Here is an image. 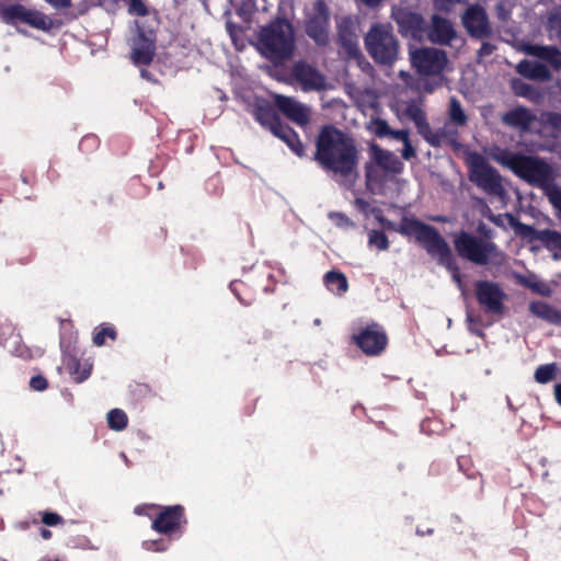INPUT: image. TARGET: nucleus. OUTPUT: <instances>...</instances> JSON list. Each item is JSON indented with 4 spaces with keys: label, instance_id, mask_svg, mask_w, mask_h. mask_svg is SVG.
<instances>
[{
    "label": "nucleus",
    "instance_id": "f257e3e1",
    "mask_svg": "<svg viewBox=\"0 0 561 561\" xmlns=\"http://www.w3.org/2000/svg\"><path fill=\"white\" fill-rule=\"evenodd\" d=\"M314 146L312 159L321 170L334 180H356L359 151L352 136L333 125H324L316 136Z\"/></svg>",
    "mask_w": 561,
    "mask_h": 561
},
{
    "label": "nucleus",
    "instance_id": "f03ea898",
    "mask_svg": "<svg viewBox=\"0 0 561 561\" xmlns=\"http://www.w3.org/2000/svg\"><path fill=\"white\" fill-rule=\"evenodd\" d=\"M387 230L396 231L407 238H414L415 241L436 259L438 264L451 273L453 279L460 286L462 284L459 266L453 255L451 249L439 231L428 224L415 217L403 216L399 224H394L383 217L378 218Z\"/></svg>",
    "mask_w": 561,
    "mask_h": 561
},
{
    "label": "nucleus",
    "instance_id": "7ed1b4c3",
    "mask_svg": "<svg viewBox=\"0 0 561 561\" xmlns=\"http://www.w3.org/2000/svg\"><path fill=\"white\" fill-rule=\"evenodd\" d=\"M260 54L275 66L293 58L296 37L293 23L285 16H276L262 26L257 34Z\"/></svg>",
    "mask_w": 561,
    "mask_h": 561
},
{
    "label": "nucleus",
    "instance_id": "20e7f679",
    "mask_svg": "<svg viewBox=\"0 0 561 561\" xmlns=\"http://www.w3.org/2000/svg\"><path fill=\"white\" fill-rule=\"evenodd\" d=\"M482 236L460 230L453 236V244L459 257L479 266L501 265L504 253L491 240V230L483 224L479 226Z\"/></svg>",
    "mask_w": 561,
    "mask_h": 561
},
{
    "label": "nucleus",
    "instance_id": "39448f33",
    "mask_svg": "<svg viewBox=\"0 0 561 561\" xmlns=\"http://www.w3.org/2000/svg\"><path fill=\"white\" fill-rule=\"evenodd\" d=\"M503 165L531 186L545 194L556 183V172L550 163L537 156L511 152L503 157Z\"/></svg>",
    "mask_w": 561,
    "mask_h": 561
},
{
    "label": "nucleus",
    "instance_id": "423d86ee",
    "mask_svg": "<svg viewBox=\"0 0 561 561\" xmlns=\"http://www.w3.org/2000/svg\"><path fill=\"white\" fill-rule=\"evenodd\" d=\"M365 47L370 57L379 65H392L399 55V42L391 26L375 23L365 36Z\"/></svg>",
    "mask_w": 561,
    "mask_h": 561
},
{
    "label": "nucleus",
    "instance_id": "0eeeda50",
    "mask_svg": "<svg viewBox=\"0 0 561 561\" xmlns=\"http://www.w3.org/2000/svg\"><path fill=\"white\" fill-rule=\"evenodd\" d=\"M469 180L484 193L503 197L505 187L500 172L479 152H471L466 159Z\"/></svg>",
    "mask_w": 561,
    "mask_h": 561
},
{
    "label": "nucleus",
    "instance_id": "6e6552de",
    "mask_svg": "<svg viewBox=\"0 0 561 561\" xmlns=\"http://www.w3.org/2000/svg\"><path fill=\"white\" fill-rule=\"evenodd\" d=\"M410 61L420 76L442 77L448 64V57L442 49L420 47L410 49Z\"/></svg>",
    "mask_w": 561,
    "mask_h": 561
},
{
    "label": "nucleus",
    "instance_id": "1a4fd4ad",
    "mask_svg": "<svg viewBox=\"0 0 561 561\" xmlns=\"http://www.w3.org/2000/svg\"><path fill=\"white\" fill-rule=\"evenodd\" d=\"M1 19L4 23L15 25L24 23L33 28L49 32L56 26L53 19L35 9H27L23 4L14 3L1 9Z\"/></svg>",
    "mask_w": 561,
    "mask_h": 561
},
{
    "label": "nucleus",
    "instance_id": "9d476101",
    "mask_svg": "<svg viewBox=\"0 0 561 561\" xmlns=\"http://www.w3.org/2000/svg\"><path fill=\"white\" fill-rule=\"evenodd\" d=\"M158 508L159 513L152 520L151 528L167 536L168 539H172L174 536L181 537L187 525L184 506L176 504Z\"/></svg>",
    "mask_w": 561,
    "mask_h": 561
},
{
    "label": "nucleus",
    "instance_id": "9b49d317",
    "mask_svg": "<svg viewBox=\"0 0 561 561\" xmlns=\"http://www.w3.org/2000/svg\"><path fill=\"white\" fill-rule=\"evenodd\" d=\"M474 296L478 305L486 314L502 316L505 312L506 294L503 288L493 280H477L474 283Z\"/></svg>",
    "mask_w": 561,
    "mask_h": 561
},
{
    "label": "nucleus",
    "instance_id": "f8f14e48",
    "mask_svg": "<svg viewBox=\"0 0 561 561\" xmlns=\"http://www.w3.org/2000/svg\"><path fill=\"white\" fill-rule=\"evenodd\" d=\"M157 32L147 21L137 23V36L133 39L130 59L136 66H148L156 55Z\"/></svg>",
    "mask_w": 561,
    "mask_h": 561
},
{
    "label": "nucleus",
    "instance_id": "ddd939ff",
    "mask_svg": "<svg viewBox=\"0 0 561 561\" xmlns=\"http://www.w3.org/2000/svg\"><path fill=\"white\" fill-rule=\"evenodd\" d=\"M330 11L323 0L312 5V11L305 21V32L318 46L329 44Z\"/></svg>",
    "mask_w": 561,
    "mask_h": 561
},
{
    "label": "nucleus",
    "instance_id": "4468645a",
    "mask_svg": "<svg viewBox=\"0 0 561 561\" xmlns=\"http://www.w3.org/2000/svg\"><path fill=\"white\" fill-rule=\"evenodd\" d=\"M353 340L356 346L368 356L380 355L388 344L387 333L377 323L360 329L357 334L353 335Z\"/></svg>",
    "mask_w": 561,
    "mask_h": 561
},
{
    "label": "nucleus",
    "instance_id": "2eb2a0df",
    "mask_svg": "<svg viewBox=\"0 0 561 561\" xmlns=\"http://www.w3.org/2000/svg\"><path fill=\"white\" fill-rule=\"evenodd\" d=\"M463 27L470 37L476 39L489 38L493 28L485 9L480 4H470L461 16Z\"/></svg>",
    "mask_w": 561,
    "mask_h": 561
},
{
    "label": "nucleus",
    "instance_id": "dca6fc26",
    "mask_svg": "<svg viewBox=\"0 0 561 561\" xmlns=\"http://www.w3.org/2000/svg\"><path fill=\"white\" fill-rule=\"evenodd\" d=\"M510 224L515 228L516 232L530 240H537L548 251H561V232L552 229L537 230L530 225L523 224L515 219L512 215L508 216Z\"/></svg>",
    "mask_w": 561,
    "mask_h": 561
},
{
    "label": "nucleus",
    "instance_id": "f3484780",
    "mask_svg": "<svg viewBox=\"0 0 561 561\" xmlns=\"http://www.w3.org/2000/svg\"><path fill=\"white\" fill-rule=\"evenodd\" d=\"M392 18L398 24L399 32L404 37L421 39L425 32L423 16L408 8H398L392 11Z\"/></svg>",
    "mask_w": 561,
    "mask_h": 561
},
{
    "label": "nucleus",
    "instance_id": "a211bd4d",
    "mask_svg": "<svg viewBox=\"0 0 561 561\" xmlns=\"http://www.w3.org/2000/svg\"><path fill=\"white\" fill-rule=\"evenodd\" d=\"M273 101L275 107L285 117L299 126H306L310 122V110L305 104L298 102L295 98L283 94H274Z\"/></svg>",
    "mask_w": 561,
    "mask_h": 561
},
{
    "label": "nucleus",
    "instance_id": "6ab92c4d",
    "mask_svg": "<svg viewBox=\"0 0 561 561\" xmlns=\"http://www.w3.org/2000/svg\"><path fill=\"white\" fill-rule=\"evenodd\" d=\"M291 76L300 83L302 91H321L325 89L324 76L306 61H297L293 66Z\"/></svg>",
    "mask_w": 561,
    "mask_h": 561
},
{
    "label": "nucleus",
    "instance_id": "aec40b11",
    "mask_svg": "<svg viewBox=\"0 0 561 561\" xmlns=\"http://www.w3.org/2000/svg\"><path fill=\"white\" fill-rule=\"evenodd\" d=\"M251 114L254 119L265 129L273 133L283 124L278 110L266 99H256L252 105Z\"/></svg>",
    "mask_w": 561,
    "mask_h": 561
},
{
    "label": "nucleus",
    "instance_id": "412c9836",
    "mask_svg": "<svg viewBox=\"0 0 561 561\" xmlns=\"http://www.w3.org/2000/svg\"><path fill=\"white\" fill-rule=\"evenodd\" d=\"M423 138L427 144L435 148L446 145L451 147L454 150H459L461 147L458 130L447 124L437 130H433L430 127L428 131L423 135Z\"/></svg>",
    "mask_w": 561,
    "mask_h": 561
},
{
    "label": "nucleus",
    "instance_id": "4be33fe9",
    "mask_svg": "<svg viewBox=\"0 0 561 561\" xmlns=\"http://www.w3.org/2000/svg\"><path fill=\"white\" fill-rule=\"evenodd\" d=\"M457 33L449 20L446 18L434 15L432 20V28L428 32L431 42L439 45H449Z\"/></svg>",
    "mask_w": 561,
    "mask_h": 561
},
{
    "label": "nucleus",
    "instance_id": "5701e85b",
    "mask_svg": "<svg viewBox=\"0 0 561 561\" xmlns=\"http://www.w3.org/2000/svg\"><path fill=\"white\" fill-rule=\"evenodd\" d=\"M534 113L524 106H516L502 115V123L508 127L527 131L535 122Z\"/></svg>",
    "mask_w": 561,
    "mask_h": 561
},
{
    "label": "nucleus",
    "instance_id": "b1692460",
    "mask_svg": "<svg viewBox=\"0 0 561 561\" xmlns=\"http://www.w3.org/2000/svg\"><path fill=\"white\" fill-rule=\"evenodd\" d=\"M516 71L524 78L541 82L551 79V71L548 66L539 61L523 59L516 66Z\"/></svg>",
    "mask_w": 561,
    "mask_h": 561
},
{
    "label": "nucleus",
    "instance_id": "393cba45",
    "mask_svg": "<svg viewBox=\"0 0 561 561\" xmlns=\"http://www.w3.org/2000/svg\"><path fill=\"white\" fill-rule=\"evenodd\" d=\"M64 365L75 382L80 383L87 380L92 371V364L82 360L76 355L68 354L64 358Z\"/></svg>",
    "mask_w": 561,
    "mask_h": 561
},
{
    "label": "nucleus",
    "instance_id": "a878e982",
    "mask_svg": "<svg viewBox=\"0 0 561 561\" xmlns=\"http://www.w3.org/2000/svg\"><path fill=\"white\" fill-rule=\"evenodd\" d=\"M272 134L283 140L296 156L299 158L306 157V149L298 133L289 125L283 123Z\"/></svg>",
    "mask_w": 561,
    "mask_h": 561
},
{
    "label": "nucleus",
    "instance_id": "bb28decb",
    "mask_svg": "<svg viewBox=\"0 0 561 561\" xmlns=\"http://www.w3.org/2000/svg\"><path fill=\"white\" fill-rule=\"evenodd\" d=\"M371 151L374 153V159L376 163L386 171H389L393 174L401 173L403 170V163L400 159L390 151L381 149L377 145L371 146Z\"/></svg>",
    "mask_w": 561,
    "mask_h": 561
},
{
    "label": "nucleus",
    "instance_id": "cd10ccee",
    "mask_svg": "<svg viewBox=\"0 0 561 561\" xmlns=\"http://www.w3.org/2000/svg\"><path fill=\"white\" fill-rule=\"evenodd\" d=\"M529 311L548 323L561 327V310L546 301H531L529 304Z\"/></svg>",
    "mask_w": 561,
    "mask_h": 561
},
{
    "label": "nucleus",
    "instance_id": "c85d7f7f",
    "mask_svg": "<svg viewBox=\"0 0 561 561\" xmlns=\"http://www.w3.org/2000/svg\"><path fill=\"white\" fill-rule=\"evenodd\" d=\"M323 282L330 291L337 295H342L348 289L347 278L340 271H329L324 274Z\"/></svg>",
    "mask_w": 561,
    "mask_h": 561
},
{
    "label": "nucleus",
    "instance_id": "c756f323",
    "mask_svg": "<svg viewBox=\"0 0 561 561\" xmlns=\"http://www.w3.org/2000/svg\"><path fill=\"white\" fill-rule=\"evenodd\" d=\"M447 115L449 123L456 127H463L468 124V115L456 96H451L449 100Z\"/></svg>",
    "mask_w": 561,
    "mask_h": 561
},
{
    "label": "nucleus",
    "instance_id": "7c9ffc66",
    "mask_svg": "<svg viewBox=\"0 0 561 561\" xmlns=\"http://www.w3.org/2000/svg\"><path fill=\"white\" fill-rule=\"evenodd\" d=\"M339 43L351 56L358 53V39L354 31L348 26L341 25L339 27Z\"/></svg>",
    "mask_w": 561,
    "mask_h": 561
},
{
    "label": "nucleus",
    "instance_id": "2f4dec72",
    "mask_svg": "<svg viewBox=\"0 0 561 561\" xmlns=\"http://www.w3.org/2000/svg\"><path fill=\"white\" fill-rule=\"evenodd\" d=\"M407 115L415 124L417 133L423 137L430 128L424 111L417 105H410L407 108Z\"/></svg>",
    "mask_w": 561,
    "mask_h": 561
},
{
    "label": "nucleus",
    "instance_id": "473e14b6",
    "mask_svg": "<svg viewBox=\"0 0 561 561\" xmlns=\"http://www.w3.org/2000/svg\"><path fill=\"white\" fill-rule=\"evenodd\" d=\"M518 284L530 289L531 291L539 294L543 297H549L552 294V290L548 284L541 280H534L531 277L518 275L517 277Z\"/></svg>",
    "mask_w": 561,
    "mask_h": 561
},
{
    "label": "nucleus",
    "instance_id": "72a5a7b5",
    "mask_svg": "<svg viewBox=\"0 0 561 561\" xmlns=\"http://www.w3.org/2000/svg\"><path fill=\"white\" fill-rule=\"evenodd\" d=\"M107 424L111 430H114L117 432L123 431L128 425V416L121 409H112L107 413Z\"/></svg>",
    "mask_w": 561,
    "mask_h": 561
},
{
    "label": "nucleus",
    "instance_id": "f704fd0d",
    "mask_svg": "<svg viewBox=\"0 0 561 561\" xmlns=\"http://www.w3.org/2000/svg\"><path fill=\"white\" fill-rule=\"evenodd\" d=\"M107 337L112 341H115L117 337V332L113 325L101 324L100 327L95 328L93 334V343L96 346H103Z\"/></svg>",
    "mask_w": 561,
    "mask_h": 561
},
{
    "label": "nucleus",
    "instance_id": "c9c22d12",
    "mask_svg": "<svg viewBox=\"0 0 561 561\" xmlns=\"http://www.w3.org/2000/svg\"><path fill=\"white\" fill-rule=\"evenodd\" d=\"M556 373H557L556 364H546V365H540L539 367H537L534 377L538 383H547V382L551 381L552 379H554Z\"/></svg>",
    "mask_w": 561,
    "mask_h": 561
},
{
    "label": "nucleus",
    "instance_id": "e433bc0d",
    "mask_svg": "<svg viewBox=\"0 0 561 561\" xmlns=\"http://www.w3.org/2000/svg\"><path fill=\"white\" fill-rule=\"evenodd\" d=\"M368 244L377 248L379 251H386L390 245L386 233L381 230L375 229L368 232Z\"/></svg>",
    "mask_w": 561,
    "mask_h": 561
},
{
    "label": "nucleus",
    "instance_id": "4c0bfd02",
    "mask_svg": "<svg viewBox=\"0 0 561 561\" xmlns=\"http://www.w3.org/2000/svg\"><path fill=\"white\" fill-rule=\"evenodd\" d=\"M547 30L551 36L561 37V9L550 12L547 21Z\"/></svg>",
    "mask_w": 561,
    "mask_h": 561
},
{
    "label": "nucleus",
    "instance_id": "58836bf2",
    "mask_svg": "<svg viewBox=\"0 0 561 561\" xmlns=\"http://www.w3.org/2000/svg\"><path fill=\"white\" fill-rule=\"evenodd\" d=\"M542 60L556 70L561 69V50L556 46H549Z\"/></svg>",
    "mask_w": 561,
    "mask_h": 561
},
{
    "label": "nucleus",
    "instance_id": "ea45409f",
    "mask_svg": "<svg viewBox=\"0 0 561 561\" xmlns=\"http://www.w3.org/2000/svg\"><path fill=\"white\" fill-rule=\"evenodd\" d=\"M169 540L167 539H156V540H144L141 542V547L147 551L152 552H164L169 549Z\"/></svg>",
    "mask_w": 561,
    "mask_h": 561
},
{
    "label": "nucleus",
    "instance_id": "a19ab883",
    "mask_svg": "<svg viewBox=\"0 0 561 561\" xmlns=\"http://www.w3.org/2000/svg\"><path fill=\"white\" fill-rule=\"evenodd\" d=\"M541 119L546 126L561 133V113L546 112L541 115Z\"/></svg>",
    "mask_w": 561,
    "mask_h": 561
},
{
    "label": "nucleus",
    "instance_id": "79ce46f5",
    "mask_svg": "<svg viewBox=\"0 0 561 561\" xmlns=\"http://www.w3.org/2000/svg\"><path fill=\"white\" fill-rule=\"evenodd\" d=\"M545 195L553 208L561 213V187L554 183Z\"/></svg>",
    "mask_w": 561,
    "mask_h": 561
},
{
    "label": "nucleus",
    "instance_id": "37998d69",
    "mask_svg": "<svg viewBox=\"0 0 561 561\" xmlns=\"http://www.w3.org/2000/svg\"><path fill=\"white\" fill-rule=\"evenodd\" d=\"M247 287L245 283L242 280H233L230 283V289L236 295L238 300L244 305L250 306L253 302L252 298H245L241 295V291Z\"/></svg>",
    "mask_w": 561,
    "mask_h": 561
},
{
    "label": "nucleus",
    "instance_id": "c03bdc74",
    "mask_svg": "<svg viewBox=\"0 0 561 561\" xmlns=\"http://www.w3.org/2000/svg\"><path fill=\"white\" fill-rule=\"evenodd\" d=\"M467 322L469 324V331L477 336H483V331L479 328L481 325L480 316H474L471 312H467Z\"/></svg>",
    "mask_w": 561,
    "mask_h": 561
},
{
    "label": "nucleus",
    "instance_id": "a18cd8bd",
    "mask_svg": "<svg viewBox=\"0 0 561 561\" xmlns=\"http://www.w3.org/2000/svg\"><path fill=\"white\" fill-rule=\"evenodd\" d=\"M512 88H513L515 94H517L519 96H528L530 94V92L533 91V88L530 84H528L519 79H514L512 81Z\"/></svg>",
    "mask_w": 561,
    "mask_h": 561
},
{
    "label": "nucleus",
    "instance_id": "49530a36",
    "mask_svg": "<svg viewBox=\"0 0 561 561\" xmlns=\"http://www.w3.org/2000/svg\"><path fill=\"white\" fill-rule=\"evenodd\" d=\"M549 46H542L537 44H528L525 46L524 50L527 55L537 57L542 60L545 57Z\"/></svg>",
    "mask_w": 561,
    "mask_h": 561
},
{
    "label": "nucleus",
    "instance_id": "de8ad7c7",
    "mask_svg": "<svg viewBox=\"0 0 561 561\" xmlns=\"http://www.w3.org/2000/svg\"><path fill=\"white\" fill-rule=\"evenodd\" d=\"M42 523L46 526H57L64 524V518L55 512H44L42 514Z\"/></svg>",
    "mask_w": 561,
    "mask_h": 561
},
{
    "label": "nucleus",
    "instance_id": "09e8293b",
    "mask_svg": "<svg viewBox=\"0 0 561 561\" xmlns=\"http://www.w3.org/2000/svg\"><path fill=\"white\" fill-rule=\"evenodd\" d=\"M28 385L33 391H44L48 388V380L43 375H36L30 379Z\"/></svg>",
    "mask_w": 561,
    "mask_h": 561
},
{
    "label": "nucleus",
    "instance_id": "8fccbe9b",
    "mask_svg": "<svg viewBox=\"0 0 561 561\" xmlns=\"http://www.w3.org/2000/svg\"><path fill=\"white\" fill-rule=\"evenodd\" d=\"M128 11L140 16H146L149 12L142 0H130Z\"/></svg>",
    "mask_w": 561,
    "mask_h": 561
},
{
    "label": "nucleus",
    "instance_id": "3c124183",
    "mask_svg": "<svg viewBox=\"0 0 561 561\" xmlns=\"http://www.w3.org/2000/svg\"><path fill=\"white\" fill-rule=\"evenodd\" d=\"M440 85V79L438 81H431L428 79H420L419 88L425 93H432L437 87Z\"/></svg>",
    "mask_w": 561,
    "mask_h": 561
},
{
    "label": "nucleus",
    "instance_id": "603ef678",
    "mask_svg": "<svg viewBox=\"0 0 561 561\" xmlns=\"http://www.w3.org/2000/svg\"><path fill=\"white\" fill-rule=\"evenodd\" d=\"M495 49H496L495 45H493L489 42H483L477 51L478 58L481 59V58L488 57V56L492 55Z\"/></svg>",
    "mask_w": 561,
    "mask_h": 561
},
{
    "label": "nucleus",
    "instance_id": "864d4df0",
    "mask_svg": "<svg viewBox=\"0 0 561 561\" xmlns=\"http://www.w3.org/2000/svg\"><path fill=\"white\" fill-rule=\"evenodd\" d=\"M392 128L388 125V123L383 119H379L376 123V135L378 137L389 136Z\"/></svg>",
    "mask_w": 561,
    "mask_h": 561
},
{
    "label": "nucleus",
    "instance_id": "5fc2aeb1",
    "mask_svg": "<svg viewBox=\"0 0 561 561\" xmlns=\"http://www.w3.org/2000/svg\"><path fill=\"white\" fill-rule=\"evenodd\" d=\"M389 137L404 144L410 139V131L408 129H392Z\"/></svg>",
    "mask_w": 561,
    "mask_h": 561
},
{
    "label": "nucleus",
    "instance_id": "6e6d98bb",
    "mask_svg": "<svg viewBox=\"0 0 561 561\" xmlns=\"http://www.w3.org/2000/svg\"><path fill=\"white\" fill-rule=\"evenodd\" d=\"M159 505L156 504H141L134 508V513L139 516H150V510H157Z\"/></svg>",
    "mask_w": 561,
    "mask_h": 561
},
{
    "label": "nucleus",
    "instance_id": "4d7b16f0",
    "mask_svg": "<svg viewBox=\"0 0 561 561\" xmlns=\"http://www.w3.org/2000/svg\"><path fill=\"white\" fill-rule=\"evenodd\" d=\"M401 156L404 160H410L416 156L414 147L411 145L410 139L403 144Z\"/></svg>",
    "mask_w": 561,
    "mask_h": 561
},
{
    "label": "nucleus",
    "instance_id": "13d9d810",
    "mask_svg": "<svg viewBox=\"0 0 561 561\" xmlns=\"http://www.w3.org/2000/svg\"><path fill=\"white\" fill-rule=\"evenodd\" d=\"M99 144V139L98 137L91 135V136H85L81 142H80V147L81 148H84V147H96Z\"/></svg>",
    "mask_w": 561,
    "mask_h": 561
},
{
    "label": "nucleus",
    "instance_id": "bf43d9fd",
    "mask_svg": "<svg viewBox=\"0 0 561 561\" xmlns=\"http://www.w3.org/2000/svg\"><path fill=\"white\" fill-rule=\"evenodd\" d=\"M55 9H67L71 7V0H45Z\"/></svg>",
    "mask_w": 561,
    "mask_h": 561
},
{
    "label": "nucleus",
    "instance_id": "052dcab7",
    "mask_svg": "<svg viewBox=\"0 0 561 561\" xmlns=\"http://www.w3.org/2000/svg\"><path fill=\"white\" fill-rule=\"evenodd\" d=\"M355 204L363 211H365L368 207V203L363 198H356Z\"/></svg>",
    "mask_w": 561,
    "mask_h": 561
},
{
    "label": "nucleus",
    "instance_id": "680f3d73",
    "mask_svg": "<svg viewBox=\"0 0 561 561\" xmlns=\"http://www.w3.org/2000/svg\"><path fill=\"white\" fill-rule=\"evenodd\" d=\"M554 397L558 404L561 407V383L554 386Z\"/></svg>",
    "mask_w": 561,
    "mask_h": 561
},
{
    "label": "nucleus",
    "instance_id": "e2e57ef3",
    "mask_svg": "<svg viewBox=\"0 0 561 561\" xmlns=\"http://www.w3.org/2000/svg\"><path fill=\"white\" fill-rule=\"evenodd\" d=\"M366 179H367V182H371V181L375 180V178H374V167L366 165Z\"/></svg>",
    "mask_w": 561,
    "mask_h": 561
},
{
    "label": "nucleus",
    "instance_id": "0e129e2a",
    "mask_svg": "<svg viewBox=\"0 0 561 561\" xmlns=\"http://www.w3.org/2000/svg\"><path fill=\"white\" fill-rule=\"evenodd\" d=\"M383 0H362V2L367 5V7H376L378 4H380Z\"/></svg>",
    "mask_w": 561,
    "mask_h": 561
},
{
    "label": "nucleus",
    "instance_id": "69168bd1",
    "mask_svg": "<svg viewBox=\"0 0 561 561\" xmlns=\"http://www.w3.org/2000/svg\"><path fill=\"white\" fill-rule=\"evenodd\" d=\"M53 536L51 531L49 529H46V528H42L41 529V537L45 540H48L50 539Z\"/></svg>",
    "mask_w": 561,
    "mask_h": 561
},
{
    "label": "nucleus",
    "instance_id": "338daca9",
    "mask_svg": "<svg viewBox=\"0 0 561 561\" xmlns=\"http://www.w3.org/2000/svg\"><path fill=\"white\" fill-rule=\"evenodd\" d=\"M416 533L421 536H424V535H432L433 534V529L431 528H427V529H420L417 528Z\"/></svg>",
    "mask_w": 561,
    "mask_h": 561
},
{
    "label": "nucleus",
    "instance_id": "774afa93",
    "mask_svg": "<svg viewBox=\"0 0 561 561\" xmlns=\"http://www.w3.org/2000/svg\"><path fill=\"white\" fill-rule=\"evenodd\" d=\"M339 217L342 219V222H345L346 225H352V221L348 217H346L343 214H339Z\"/></svg>",
    "mask_w": 561,
    "mask_h": 561
}]
</instances>
